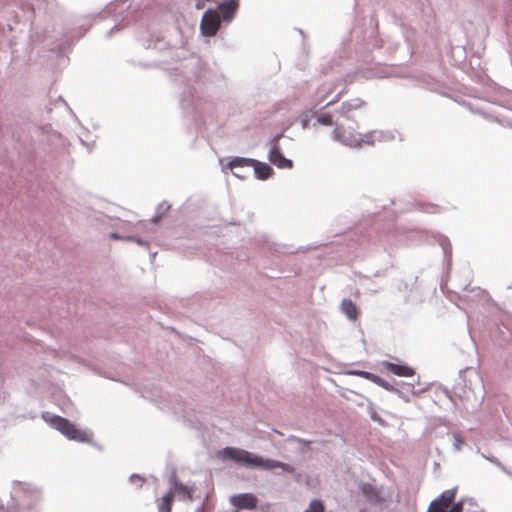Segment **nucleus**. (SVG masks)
I'll return each mask as SVG.
<instances>
[{"mask_svg": "<svg viewBox=\"0 0 512 512\" xmlns=\"http://www.w3.org/2000/svg\"><path fill=\"white\" fill-rule=\"evenodd\" d=\"M221 453L224 458L231 459L237 463H242L246 466L256 467L263 470L280 468L288 473L294 472V468L287 463L273 459H265L243 449L226 447Z\"/></svg>", "mask_w": 512, "mask_h": 512, "instance_id": "obj_1", "label": "nucleus"}, {"mask_svg": "<svg viewBox=\"0 0 512 512\" xmlns=\"http://www.w3.org/2000/svg\"><path fill=\"white\" fill-rule=\"evenodd\" d=\"M357 126L356 123L353 125L349 122L338 123L334 131L332 132V138L335 141L342 143L343 145L349 147H362L363 145H373L374 144V136L373 133L362 134L356 130L354 127Z\"/></svg>", "mask_w": 512, "mask_h": 512, "instance_id": "obj_2", "label": "nucleus"}, {"mask_svg": "<svg viewBox=\"0 0 512 512\" xmlns=\"http://www.w3.org/2000/svg\"><path fill=\"white\" fill-rule=\"evenodd\" d=\"M43 419L47 422L51 427L58 430L65 437L70 440L78 441V442H89L91 440L92 434L78 429L74 424H72L68 419L63 418L58 415H53L49 412L43 414Z\"/></svg>", "mask_w": 512, "mask_h": 512, "instance_id": "obj_3", "label": "nucleus"}, {"mask_svg": "<svg viewBox=\"0 0 512 512\" xmlns=\"http://www.w3.org/2000/svg\"><path fill=\"white\" fill-rule=\"evenodd\" d=\"M457 488L443 491L428 506L426 512H463V502H455Z\"/></svg>", "mask_w": 512, "mask_h": 512, "instance_id": "obj_4", "label": "nucleus"}, {"mask_svg": "<svg viewBox=\"0 0 512 512\" xmlns=\"http://www.w3.org/2000/svg\"><path fill=\"white\" fill-rule=\"evenodd\" d=\"M228 165L231 169L245 166L253 167L256 177L260 180H266L273 174V169L268 164L254 159L235 157Z\"/></svg>", "mask_w": 512, "mask_h": 512, "instance_id": "obj_5", "label": "nucleus"}, {"mask_svg": "<svg viewBox=\"0 0 512 512\" xmlns=\"http://www.w3.org/2000/svg\"><path fill=\"white\" fill-rule=\"evenodd\" d=\"M221 23L220 13L217 10H207L201 20V32L205 36H214L219 30Z\"/></svg>", "mask_w": 512, "mask_h": 512, "instance_id": "obj_6", "label": "nucleus"}, {"mask_svg": "<svg viewBox=\"0 0 512 512\" xmlns=\"http://www.w3.org/2000/svg\"><path fill=\"white\" fill-rule=\"evenodd\" d=\"M280 136H276L270 142V151L268 155L269 161L281 169H290L293 167V163L290 159L285 158L278 145Z\"/></svg>", "mask_w": 512, "mask_h": 512, "instance_id": "obj_7", "label": "nucleus"}, {"mask_svg": "<svg viewBox=\"0 0 512 512\" xmlns=\"http://www.w3.org/2000/svg\"><path fill=\"white\" fill-rule=\"evenodd\" d=\"M360 490L367 501L373 505L379 506L387 502L388 497L385 495L384 491L373 484L362 483Z\"/></svg>", "mask_w": 512, "mask_h": 512, "instance_id": "obj_8", "label": "nucleus"}, {"mask_svg": "<svg viewBox=\"0 0 512 512\" xmlns=\"http://www.w3.org/2000/svg\"><path fill=\"white\" fill-rule=\"evenodd\" d=\"M230 502L237 510H252L257 506V498L250 493L233 495Z\"/></svg>", "mask_w": 512, "mask_h": 512, "instance_id": "obj_9", "label": "nucleus"}, {"mask_svg": "<svg viewBox=\"0 0 512 512\" xmlns=\"http://www.w3.org/2000/svg\"><path fill=\"white\" fill-rule=\"evenodd\" d=\"M382 367L388 372L399 377H411L415 374L414 369L407 365L395 364L392 362L384 361L382 362Z\"/></svg>", "mask_w": 512, "mask_h": 512, "instance_id": "obj_10", "label": "nucleus"}, {"mask_svg": "<svg viewBox=\"0 0 512 512\" xmlns=\"http://www.w3.org/2000/svg\"><path fill=\"white\" fill-rule=\"evenodd\" d=\"M170 481H171L172 487L169 491H174V495L178 494L179 496H182L184 499L192 501V499H193V497H192L193 489L192 488L181 483L177 479V476L175 474L172 475Z\"/></svg>", "mask_w": 512, "mask_h": 512, "instance_id": "obj_11", "label": "nucleus"}, {"mask_svg": "<svg viewBox=\"0 0 512 512\" xmlns=\"http://www.w3.org/2000/svg\"><path fill=\"white\" fill-rule=\"evenodd\" d=\"M364 105L365 102L360 98L351 99L342 104L340 114L346 119V121H350L351 113L361 109Z\"/></svg>", "mask_w": 512, "mask_h": 512, "instance_id": "obj_12", "label": "nucleus"}, {"mask_svg": "<svg viewBox=\"0 0 512 512\" xmlns=\"http://www.w3.org/2000/svg\"><path fill=\"white\" fill-rule=\"evenodd\" d=\"M238 5V0L225 1L219 5V11L225 21H230L233 18Z\"/></svg>", "mask_w": 512, "mask_h": 512, "instance_id": "obj_13", "label": "nucleus"}, {"mask_svg": "<svg viewBox=\"0 0 512 512\" xmlns=\"http://www.w3.org/2000/svg\"><path fill=\"white\" fill-rule=\"evenodd\" d=\"M336 88V84L333 81L323 82L316 91V96L319 102L324 101L329 95H331Z\"/></svg>", "mask_w": 512, "mask_h": 512, "instance_id": "obj_14", "label": "nucleus"}, {"mask_svg": "<svg viewBox=\"0 0 512 512\" xmlns=\"http://www.w3.org/2000/svg\"><path fill=\"white\" fill-rule=\"evenodd\" d=\"M341 311L350 319L355 321L359 316V310L355 303L350 299H344L341 302Z\"/></svg>", "mask_w": 512, "mask_h": 512, "instance_id": "obj_15", "label": "nucleus"}, {"mask_svg": "<svg viewBox=\"0 0 512 512\" xmlns=\"http://www.w3.org/2000/svg\"><path fill=\"white\" fill-rule=\"evenodd\" d=\"M174 499V491H168L160 500H158L159 512H171Z\"/></svg>", "mask_w": 512, "mask_h": 512, "instance_id": "obj_16", "label": "nucleus"}, {"mask_svg": "<svg viewBox=\"0 0 512 512\" xmlns=\"http://www.w3.org/2000/svg\"><path fill=\"white\" fill-rule=\"evenodd\" d=\"M304 512H325L324 504L321 500H312L309 507Z\"/></svg>", "mask_w": 512, "mask_h": 512, "instance_id": "obj_17", "label": "nucleus"}, {"mask_svg": "<svg viewBox=\"0 0 512 512\" xmlns=\"http://www.w3.org/2000/svg\"><path fill=\"white\" fill-rule=\"evenodd\" d=\"M317 123L325 126H331L333 124V118L329 113H324L318 116Z\"/></svg>", "mask_w": 512, "mask_h": 512, "instance_id": "obj_18", "label": "nucleus"}, {"mask_svg": "<svg viewBox=\"0 0 512 512\" xmlns=\"http://www.w3.org/2000/svg\"><path fill=\"white\" fill-rule=\"evenodd\" d=\"M289 440L295 441V442H297L299 444H302V445H305V446H308L311 443V441H309V440H305V439H302V438H299V437H296V436H290Z\"/></svg>", "mask_w": 512, "mask_h": 512, "instance_id": "obj_19", "label": "nucleus"}, {"mask_svg": "<svg viewBox=\"0 0 512 512\" xmlns=\"http://www.w3.org/2000/svg\"><path fill=\"white\" fill-rule=\"evenodd\" d=\"M340 96H341V94H338V95L336 96V98H335L334 100H332V101L328 102V103H327V105H332V104L336 103L337 101H339Z\"/></svg>", "mask_w": 512, "mask_h": 512, "instance_id": "obj_20", "label": "nucleus"}, {"mask_svg": "<svg viewBox=\"0 0 512 512\" xmlns=\"http://www.w3.org/2000/svg\"><path fill=\"white\" fill-rule=\"evenodd\" d=\"M111 237H112L113 239H119V238H120V236H119L118 234H116V233H113V234L111 235Z\"/></svg>", "mask_w": 512, "mask_h": 512, "instance_id": "obj_21", "label": "nucleus"}, {"mask_svg": "<svg viewBox=\"0 0 512 512\" xmlns=\"http://www.w3.org/2000/svg\"><path fill=\"white\" fill-rule=\"evenodd\" d=\"M129 240H133V241H136L138 244H142V242L140 240H136L135 238L133 237H130L128 238Z\"/></svg>", "mask_w": 512, "mask_h": 512, "instance_id": "obj_22", "label": "nucleus"}, {"mask_svg": "<svg viewBox=\"0 0 512 512\" xmlns=\"http://www.w3.org/2000/svg\"><path fill=\"white\" fill-rule=\"evenodd\" d=\"M364 374H365V376H366L367 378H369V376H370V374H369V373H364Z\"/></svg>", "mask_w": 512, "mask_h": 512, "instance_id": "obj_23", "label": "nucleus"}]
</instances>
